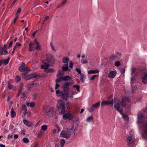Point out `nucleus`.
Returning <instances> with one entry per match:
<instances>
[{
	"label": "nucleus",
	"mask_w": 147,
	"mask_h": 147,
	"mask_svg": "<svg viewBox=\"0 0 147 147\" xmlns=\"http://www.w3.org/2000/svg\"><path fill=\"white\" fill-rule=\"evenodd\" d=\"M114 108H115L122 115V117L124 120L126 121H128L129 120V117L127 115L124 113H123V110L120 109V105L119 104L120 100L119 99H115Z\"/></svg>",
	"instance_id": "obj_1"
},
{
	"label": "nucleus",
	"mask_w": 147,
	"mask_h": 147,
	"mask_svg": "<svg viewBox=\"0 0 147 147\" xmlns=\"http://www.w3.org/2000/svg\"><path fill=\"white\" fill-rule=\"evenodd\" d=\"M34 42H31L29 44V49L30 51H32L36 49H40V47L39 43L37 41L36 39L34 41Z\"/></svg>",
	"instance_id": "obj_2"
},
{
	"label": "nucleus",
	"mask_w": 147,
	"mask_h": 147,
	"mask_svg": "<svg viewBox=\"0 0 147 147\" xmlns=\"http://www.w3.org/2000/svg\"><path fill=\"white\" fill-rule=\"evenodd\" d=\"M18 69L20 71L26 72V73L25 74L24 73L22 74V76H23L28 74L30 70V69H28V67L26 66L25 64L24 63H22L21 65L19 66Z\"/></svg>",
	"instance_id": "obj_3"
},
{
	"label": "nucleus",
	"mask_w": 147,
	"mask_h": 147,
	"mask_svg": "<svg viewBox=\"0 0 147 147\" xmlns=\"http://www.w3.org/2000/svg\"><path fill=\"white\" fill-rule=\"evenodd\" d=\"M69 60V58L67 57L63 58V62L65 64L62 67L63 71H67L68 70V62Z\"/></svg>",
	"instance_id": "obj_4"
},
{
	"label": "nucleus",
	"mask_w": 147,
	"mask_h": 147,
	"mask_svg": "<svg viewBox=\"0 0 147 147\" xmlns=\"http://www.w3.org/2000/svg\"><path fill=\"white\" fill-rule=\"evenodd\" d=\"M54 109L53 108H50L49 109H46L45 110V114L47 116L51 117L54 112Z\"/></svg>",
	"instance_id": "obj_5"
},
{
	"label": "nucleus",
	"mask_w": 147,
	"mask_h": 147,
	"mask_svg": "<svg viewBox=\"0 0 147 147\" xmlns=\"http://www.w3.org/2000/svg\"><path fill=\"white\" fill-rule=\"evenodd\" d=\"M57 107L58 109H64L65 108V103L61 100H59L58 101Z\"/></svg>",
	"instance_id": "obj_6"
},
{
	"label": "nucleus",
	"mask_w": 147,
	"mask_h": 147,
	"mask_svg": "<svg viewBox=\"0 0 147 147\" xmlns=\"http://www.w3.org/2000/svg\"><path fill=\"white\" fill-rule=\"evenodd\" d=\"M141 79L142 82L144 84L147 83V71L143 72L142 74Z\"/></svg>",
	"instance_id": "obj_7"
},
{
	"label": "nucleus",
	"mask_w": 147,
	"mask_h": 147,
	"mask_svg": "<svg viewBox=\"0 0 147 147\" xmlns=\"http://www.w3.org/2000/svg\"><path fill=\"white\" fill-rule=\"evenodd\" d=\"M130 100L129 98L127 97H124L123 98L122 100L120 102V104L121 106L123 107H125L126 105V104L127 102H129Z\"/></svg>",
	"instance_id": "obj_8"
},
{
	"label": "nucleus",
	"mask_w": 147,
	"mask_h": 147,
	"mask_svg": "<svg viewBox=\"0 0 147 147\" xmlns=\"http://www.w3.org/2000/svg\"><path fill=\"white\" fill-rule=\"evenodd\" d=\"M72 115L69 113H67L63 115V118L64 120L68 119L69 120H71L72 119Z\"/></svg>",
	"instance_id": "obj_9"
},
{
	"label": "nucleus",
	"mask_w": 147,
	"mask_h": 147,
	"mask_svg": "<svg viewBox=\"0 0 147 147\" xmlns=\"http://www.w3.org/2000/svg\"><path fill=\"white\" fill-rule=\"evenodd\" d=\"M121 55L120 53L117 52L115 54L111 56V59L113 60H115L116 59H118L121 57Z\"/></svg>",
	"instance_id": "obj_10"
},
{
	"label": "nucleus",
	"mask_w": 147,
	"mask_h": 147,
	"mask_svg": "<svg viewBox=\"0 0 147 147\" xmlns=\"http://www.w3.org/2000/svg\"><path fill=\"white\" fill-rule=\"evenodd\" d=\"M100 102H98L95 104L92 105V107L90 109V112H92L94 111L95 109L98 108L100 105Z\"/></svg>",
	"instance_id": "obj_11"
},
{
	"label": "nucleus",
	"mask_w": 147,
	"mask_h": 147,
	"mask_svg": "<svg viewBox=\"0 0 147 147\" xmlns=\"http://www.w3.org/2000/svg\"><path fill=\"white\" fill-rule=\"evenodd\" d=\"M46 56L47 60L48 62L50 63L53 61L54 58L51 54L47 53Z\"/></svg>",
	"instance_id": "obj_12"
},
{
	"label": "nucleus",
	"mask_w": 147,
	"mask_h": 147,
	"mask_svg": "<svg viewBox=\"0 0 147 147\" xmlns=\"http://www.w3.org/2000/svg\"><path fill=\"white\" fill-rule=\"evenodd\" d=\"M117 74V72L116 70L110 71L108 74V77L111 78H114Z\"/></svg>",
	"instance_id": "obj_13"
},
{
	"label": "nucleus",
	"mask_w": 147,
	"mask_h": 147,
	"mask_svg": "<svg viewBox=\"0 0 147 147\" xmlns=\"http://www.w3.org/2000/svg\"><path fill=\"white\" fill-rule=\"evenodd\" d=\"M134 137L133 136H129L127 139V142L128 144L130 145L134 141Z\"/></svg>",
	"instance_id": "obj_14"
},
{
	"label": "nucleus",
	"mask_w": 147,
	"mask_h": 147,
	"mask_svg": "<svg viewBox=\"0 0 147 147\" xmlns=\"http://www.w3.org/2000/svg\"><path fill=\"white\" fill-rule=\"evenodd\" d=\"M117 99V98H114L113 100H112V101L111 102L110 101H102L101 102V106L102 107L104 105H109L111 104H113V102L114 101V102H115L114 100L115 99Z\"/></svg>",
	"instance_id": "obj_15"
},
{
	"label": "nucleus",
	"mask_w": 147,
	"mask_h": 147,
	"mask_svg": "<svg viewBox=\"0 0 147 147\" xmlns=\"http://www.w3.org/2000/svg\"><path fill=\"white\" fill-rule=\"evenodd\" d=\"M69 97V93L67 92H63L62 94L61 95V97L63 100H67Z\"/></svg>",
	"instance_id": "obj_16"
},
{
	"label": "nucleus",
	"mask_w": 147,
	"mask_h": 147,
	"mask_svg": "<svg viewBox=\"0 0 147 147\" xmlns=\"http://www.w3.org/2000/svg\"><path fill=\"white\" fill-rule=\"evenodd\" d=\"M61 136L63 138H68L70 136V134L68 132V131L66 132L63 131L60 134Z\"/></svg>",
	"instance_id": "obj_17"
},
{
	"label": "nucleus",
	"mask_w": 147,
	"mask_h": 147,
	"mask_svg": "<svg viewBox=\"0 0 147 147\" xmlns=\"http://www.w3.org/2000/svg\"><path fill=\"white\" fill-rule=\"evenodd\" d=\"M42 63H43L40 66V67L42 69H48L49 66V65L47 63H45L44 62V61H42Z\"/></svg>",
	"instance_id": "obj_18"
},
{
	"label": "nucleus",
	"mask_w": 147,
	"mask_h": 147,
	"mask_svg": "<svg viewBox=\"0 0 147 147\" xmlns=\"http://www.w3.org/2000/svg\"><path fill=\"white\" fill-rule=\"evenodd\" d=\"M11 82L12 81L11 80L9 81L8 83V88L9 90H15L16 89L15 87L10 84V82Z\"/></svg>",
	"instance_id": "obj_19"
},
{
	"label": "nucleus",
	"mask_w": 147,
	"mask_h": 147,
	"mask_svg": "<svg viewBox=\"0 0 147 147\" xmlns=\"http://www.w3.org/2000/svg\"><path fill=\"white\" fill-rule=\"evenodd\" d=\"M7 53V51L6 48L3 49L1 47L0 49V54L1 55H6Z\"/></svg>",
	"instance_id": "obj_20"
},
{
	"label": "nucleus",
	"mask_w": 147,
	"mask_h": 147,
	"mask_svg": "<svg viewBox=\"0 0 147 147\" xmlns=\"http://www.w3.org/2000/svg\"><path fill=\"white\" fill-rule=\"evenodd\" d=\"M24 87V85L23 83H20L19 85V90L18 91V96L21 92L22 89Z\"/></svg>",
	"instance_id": "obj_21"
},
{
	"label": "nucleus",
	"mask_w": 147,
	"mask_h": 147,
	"mask_svg": "<svg viewBox=\"0 0 147 147\" xmlns=\"http://www.w3.org/2000/svg\"><path fill=\"white\" fill-rule=\"evenodd\" d=\"M144 116L142 113H140V114L138 113V121L139 122L141 121L144 118Z\"/></svg>",
	"instance_id": "obj_22"
},
{
	"label": "nucleus",
	"mask_w": 147,
	"mask_h": 147,
	"mask_svg": "<svg viewBox=\"0 0 147 147\" xmlns=\"http://www.w3.org/2000/svg\"><path fill=\"white\" fill-rule=\"evenodd\" d=\"M68 132L69 134H70V135L71 134H75L76 132V131L75 129H74V127H73L70 129L69 131H68Z\"/></svg>",
	"instance_id": "obj_23"
},
{
	"label": "nucleus",
	"mask_w": 147,
	"mask_h": 147,
	"mask_svg": "<svg viewBox=\"0 0 147 147\" xmlns=\"http://www.w3.org/2000/svg\"><path fill=\"white\" fill-rule=\"evenodd\" d=\"M80 75L81 76L80 79L82 82L84 83V80L85 79L86 77L85 75L83 74H82Z\"/></svg>",
	"instance_id": "obj_24"
},
{
	"label": "nucleus",
	"mask_w": 147,
	"mask_h": 147,
	"mask_svg": "<svg viewBox=\"0 0 147 147\" xmlns=\"http://www.w3.org/2000/svg\"><path fill=\"white\" fill-rule=\"evenodd\" d=\"M11 117L12 118H14L16 115V113L14 111L13 108H11Z\"/></svg>",
	"instance_id": "obj_25"
},
{
	"label": "nucleus",
	"mask_w": 147,
	"mask_h": 147,
	"mask_svg": "<svg viewBox=\"0 0 147 147\" xmlns=\"http://www.w3.org/2000/svg\"><path fill=\"white\" fill-rule=\"evenodd\" d=\"M99 72V71L97 70H91L88 71V73L89 74H94Z\"/></svg>",
	"instance_id": "obj_26"
},
{
	"label": "nucleus",
	"mask_w": 147,
	"mask_h": 147,
	"mask_svg": "<svg viewBox=\"0 0 147 147\" xmlns=\"http://www.w3.org/2000/svg\"><path fill=\"white\" fill-rule=\"evenodd\" d=\"M71 85V84L70 82H67L65 83L63 88L64 89H66L68 87Z\"/></svg>",
	"instance_id": "obj_27"
},
{
	"label": "nucleus",
	"mask_w": 147,
	"mask_h": 147,
	"mask_svg": "<svg viewBox=\"0 0 147 147\" xmlns=\"http://www.w3.org/2000/svg\"><path fill=\"white\" fill-rule=\"evenodd\" d=\"M24 123L26 126L30 127L31 126V124L26 119H24L23 121Z\"/></svg>",
	"instance_id": "obj_28"
},
{
	"label": "nucleus",
	"mask_w": 147,
	"mask_h": 147,
	"mask_svg": "<svg viewBox=\"0 0 147 147\" xmlns=\"http://www.w3.org/2000/svg\"><path fill=\"white\" fill-rule=\"evenodd\" d=\"M10 59V57H8L7 58L4 59L3 61V63L5 65H7L8 63V62Z\"/></svg>",
	"instance_id": "obj_29"
},
{
	"label": "nucleus",
	"mask_w": 147,
	"mask_h": 147,
	"mask_svg": "<svg viewBox=\"0 0 147 147\" xmlns=\"http://www.w3.org/2000/svg\"><path fill=\"white\" fill-rule=\"evenodd\" d=\"M63 80V81H66L71 79V77L69 76H66L64 77H62Z\"/></svg>",
	"instance_id": "obj_30"
},
{
	"label": "nucleus",
	"mask_w": 147,
	"mask_h": 147,
	"mask_svg": "<svg viewBox=\"0 0 147 147\" xmlns=\"http://www.w3.org/2000/svg\"><path fill=\"white\" fill-rule=\"evenodd\" d=\"M26 86L28 90H30L32 88H33V86L30 83L28 84Z\"/></svg>",
	"instance_id": "obj_31"
},
{
	"label": "nucleus",
	"mask_w": 147,
	"mask_h": 147,
	"mask_svg": "<svg viewBox=\"0 0 147 147\" xmlns=\"http://www.w3.org/2000/svg\"><path fill=\"white\" fill-rule=\"evenodd\" d=\"M93 118L92 116H90L89 117H88L86 119V121L90 122L92 121H93Z\"/></svg>",
	"instance_id": "obj_32"
},
{
	"label": "nucleus",
	"mask_w": 147,
	"mask_h": 147,
	"mask_svg": "<svg viewBox=\"0 0 147 147\" xmlns=\"http://www.w3.org/2000/svg\"><path fill=\"white\" fill-rule=\"evenodd\" d=\"M26 105L27 106H30V107H33L35 105V104L34 102H31L30 103L28 102L26 103Z\"/></svg>",
	"instance_id": "obj_33"
},
{
	"label": "nucleus",
	"mask_w": 147,
	"mask_h": 147,
	"mask_svg": "<svg viewBox=\"0 0 147 147\" xmlns=\"http://www.w3.org/2000/svg\"><path fill=\"white\" fill-rule=\"evenodd\" d=\"M60 143L61 145L63 146L65 144V141L64 139H61L60 141Z\"/></svg>",
	"instance_id": "obj_34"
},
{
	"label": "nucleus",
	"mask_w": 147,
	"mask_h": 147,
	"mask_svg": "<svg viewBox=\"0 0 147 147\" xmlns=\"http://www.w3.org/2000/svg\"><path fill=\"white\" fill-rule=\"evenodd\" d=\"M46 72L47 73L53 72L55 71V70L53 69H49L45 70Z\"/></svg>",
	"instance_id": "obj_35"
},
{
	"label": "nucleus",
	"mask_w": 147,
	"mask_h": 147,
	"mask_svg": "<svg viewBox=\"0 0 147 147\" xmlns=\"http://www.w3.org/2000/svg\"><path fill=\"white\" fill-rule=\"evenodd\" d=\"M30 76H31L30 78H31V79L36 78L38 76V75L35 73L30 74Z\"/></svg>",
	"instance_id": "obj_36"
},
{
	"label": "nucleus",
	"mask_w": 147,
	"mask_h": 147,
	"mask_svg": "<svg viewBox=\"0 0 147 147\" xmlns=\"http://www.w3.org/2000/svg\"><path fill=\"white\" fill-rule=\"evenodd\" d=\"M30 77L31 76H30L29 74L28 75L24 77V78L25 80H28L31 79V78H30Z\"/></svg>",
	"instance_id": "obj_37"
},
{
	"label": "nucleus",
	"mask_w": 147,
	"mask_h": 147,
	"mask_svg": "<svg viewBox=\"0 0 147 147\" xmlns=\"http://www.w3.org/2000/svg\"><path fill=\"white\" fill-rule=\"evenodd\" d=\"M22 109L24 110L25 111V113L26 114H24V115H25L26 114L27 111V109L26 108V107L25 105H22Z\"/></svg>",
	"instance_id": "obj_38"
},
{
	"label": "nucleus",
	"mask_w": 147,
	"mask_h": 147,
	"mask_svg": "<svg viewBox=\"0 0 147 147\" xmlns=\"http://www.w3.org/2000/svg\"><path fill=\"white\" fill-rule=\"evenodd\" d=\"M114 64L116 67L119 66L121 65V63L119 61H117L115 62Z\"/></svg>",
	"instance_id": "obj_39"
},
{
	"label": "nucleus",
	"mask_w": 147,
	"mask_h": 147,
	"mask_svg": "<svg viewBox=\"0 0 147 147\" xmlns=\"http://www.w3.org/2000/svg\"><path fill=\"white\" fill-rule=\"evenodd\" d=\"M63 75V73L61 72V70H59L58 71V73L57 74V76L58 77H60V76Z\"/></svg>",
	"instance_id": "obj_40"
},
{
	"label": "nucleus",
	"mask_w": 147,
	"mask_h": 147,
	"mask_svg": "<svg viewBox=\"0 0 147 147\" xmlns=\"http://www.w3.org/2000/svg\"><path fill=\"white\" fill-rule=\"evenodd\" d=\"M73 87L74 88H76V89L78 91V92L80 91V86L79 85H74L73 86Z\"/></svg>",
	"instance_id": "obj_41"
},
{
	"label": "nucleus",
	"mask_w": 147,
	"mask_h": 147,
	"mask_svg": "<svg viewBox=\"0 0 147 147\" xmlns=\"http://www.w3.org/2000/svg\"><path fill=\"white\" fill-rule=\"evenodd\" d=\"M81 62L82 64H86L88 63V61L86 59L81 60Z\"/></svg>",
	"instance_id": "obj_42"
},
{
	"label": "nucleus",
	"mask_w": 147,
	"mask_h": 147,
	"mask_svg": "<svg viewBox=\"0 0 147 147\" xmlns=\"http://www.w3.org/2000/svg\"><path fill=\"white\" fill-rule=\"evenodd\" d=\"M98 76L96 75H93L90 79V80L91 81H93L96 78H98Z\"/></svg>",
	"instance_id": "obj_43"
},
{
	"label": "nucleus",
	"mask_w": 147,
	"mask_h": 147,
	"mask_svg": "<svg viewBox=\"0 0 147 147\" xmlns=\"http://www.w3.org/2000/svg\"><path fill=\"white\" fill-rule=\"evenodd\" d=\"M56 94L58 95V96H61L63 92H61L59 90H57L56 92Z\"/></svg>",
	"instance_id": "obj_44"
},
{
	"label": "nucleus",
	"mask_w": 147,
	"mask_h": 147,
	"mask_svg": "<svg viewBox=\"0 0 147 147\" xmlns=\"http://www.w3.org/2000/svg\"><path fill=\"white\" fill-rule=\"evenodd\" d=\"M47 128V126L46 125H43L41 127V130L45 131Z\"/></svg>",
	"instance_id": "obj_45"
},
{
	"label": "nucleus",
	"mask_w": 147,
	"mask_h": 147,
	"mask_svg": "<svg viewBox=\"0 0 147 147\" xmlns=\"http://www.w3.org/2000/svg\"><path fill=\"white\" fill-rule=\"evenodd\" d=\"M15 79L17 82H19L21 80V78L19 76H16V77Z\"/></svg>",
	"instance_id": "obj_46"
},
{
	"label": "nucleus",
	"mask_w": 147,
	"mask_h": 147,
	"mask_svg": "<svg viewBox=\"0 0 147 147\" xmlns=\"http://www.w3.org/2000/svg\"><path fill=\"white\" fill-rule=\"evenodd\" d=\"M131 74H132L133 73L135 72L136 71V69L134 67H132L131 68Z\"/></svg>",
	"instance_id": "obj_47"
},
{
	"label": "nucleus",
	"mask_w": 147,
	"mask_h": 147,
	"mask_svg": "<svg viewBox=\"0 0 147 147\" xmlns=\"http://www.w3.org/2000/svg\"><path fill=\"white\" fill-rule=\"evenodd\" d=\"M23 140L24 143H28L29 142L28 139L27 138H24L23 139Z\"/></svg>",
	"instance_id": "obj_48"
},
{
	"label": "nucleus",
	"mask_w": 147,
	"mask_h": 147,
	"mask_svg": "<svg viewBox=\"0 0 147 147\" xmlns=\"http://www.w3.org/2000/svg\"><path fill=\"white\" fill-rule=\"evenodd\" d=\"M30 83L32 85L33 88L34 87L36 86L37 85V83L36 82H31Z\"/></svg>",
	"instance_id": "obj_49"
},
{
	"label": "nucleus",
	"mask_w": 147,
	"mask_h": 147,
	"mask_svg": "<svg viewBox=\"0 0 147 147\" xmlns=\"http://www.w3.org/2000/svg\"><path fill=\"white\" fill-rule=\"evenodd\" d=\"M63 80V79L62 78V77H60L58 79H57L56 80V82L57 83L58 82H59L61 81H62Z\"/></svg>",
	"instance_id": "obj_50"
},
{
	"label": "nucleus",
	"mask_w": 147,
	"mask_h": 147,
	"mask_svg": "<svg viewBox=\"0 0 147 147\" xmlns=\"http://www.w3.org/2000/svg\"><path fill=\"white\" fill-rule=\"evenodd\" d=\"M50 45H51V48L54 51H55L56 50L54 47L53 46V45L52 43V42H51L50 43Z\"/></svg>",
	"instance_id": "obj_51"
},
{
	"label": "nucleus",
	"mask_w": 147,
	"mask_h": 147,
	"mask_svg": "<svg viewBox=\"0 0 147 147\" xmlns=\"http://www.w3.org/2000/svg\"><path fill=\"white\" fill-rule=\"evenodd\" d=\"M73 65V63L72 62H70L69 63V67L70 68H72Z\"/></svg>",
	"instance_id": "obj_52"
},
{
	"label": "nucleus",
	"mask_w": 147,
	"mask_h": 147,
	"mask_svg": "<svg viewBox=\"0 0 147 147\" xmlns=\"http://www.w3.org/2000/svg\"><path fill=\"white\" fill-rule=\"evenodd\" d=\"M76 70L80 74H81L82 73H81V71L80 69L76 68Z\"/></svg>",
	"instance_id": "obj_53"
},
{
	"label": "nucleus",
	"mask_w": 147,
	"mask_h": 147,
	"mask_svg": "<svg viewBox=\"0 0 147 147\" xmlns=\"http://www.w3.org/2000/svg\"><path fill=\"white\" fill-rule=\"evenodd\" d=\"M67 0H63L62 1V2L61 4V5H64L65 3Z\"/></svg>",
	"instance_id": "obj_54"
},
{
	"label": "nucleus",
	"mask_w": 147,
	"mask_h": 147,
	"mask_svg": "<svg viewBox=\"0 0 147 147\" xmlns=\"http://www.w3.org/2000/svg\"><path fill=\"white\" fill-rule=\"evenodd\" d=\"M120 70L121 73H124L125 72V68H122Z\"/></svg>",
	"instance_id": "obj_55"
},
{
	"label": "nucleus",
	"mask_w": 147,
	"mask_h": 147,
	"mask_svg": "<svg viewBox=\"0 0 147 147\" xmlns=\"http://www.w3.org/2000/svg\"><path fill=\"white\" fill-rule=\"evenodd\" d=\"M21 12V10H18L16 14V16H18V14L20 13Z\"/></svg>",
	"instance_id": "obj_56"
},
{
	"label": "nucleus",
	"mask_w": 147,
	"mask_h": 147,
	"mask_svg": "<svg viewBox=\"0 0 147 147\" xmlns=\"http://www.w3.org/2000/svg\"><path fill=\"white\" fill-rule=\"evenodd\" d=\"M135 80V78H131V82L132 84H133Z\"/></svg>",
	"instance_id": "obj_57"
},
{
	"label": "nucleus",
	"mask_w": 147,
	"mask_h": 147,
	"mask_svg": "<svg viewBox=\"0 0 147 147\" xmlns=\"http://www.w3.org/2000/svg\"><path fill=\"white\" fill-rule=\"evenodd\" d=\"M13 128V125L11 124L9 127V129H11Z\"/></svg>",
	"instance_id": "obj_58"
},
{
	"label": "nucleus",
	"mask_w": 147,
	"mask_h": 147,
	"mask_svg": "<svg viewBox=\"0 0 147 147\" xmlns=\"http://www.w3.org/2000/svg\"><path fill=\"white\" fill-rule=\"evenodd\" d=\"M59 84H57H57H56V85H55V89H57L59 87Z\"/></svg>",
	"instance_id": "obj_59"
},
{
	"label": "nucleus",
	"mask_w": 147,
	"mask_h": 147,
	"mask_svg": "<svg viewBox=\"0 0 147 147\" xmlns=\"http://www.w3.org/2000/svg\"><path fill=\"white\" fill-rule=\"evenodd\" d=\"M38 143L36 142L35 144L34 145L33 147H38Z\"/></svg>",
	"instance_id": "obj_60"
},
{
	"label": "nucleus",
	"mask_w": 147,
	"mask_h": 147,
	"mask_svg": "<svg viewBox=\"0 0 147 147\" xmlns=\"http://www.w3.org/2000/svg\"><path fill=\"white\" fill-rule=\"evenodd\" d=\"M12 136L11 134H9L7 137V138L8 139H9L10 138H12Z\"/></svg>",
	"instance_id": "obj_61"
},
{
	"label": "nucleus",
	"mask_w": 147,
	"mask_h": 147,
	"mask_svg": "<svg viewBox=\"0 0 147 147\" xmlns=\"http://www.w3.org/2000/svg\"><path fill=\"white\" fill-rule=\"evenodd\" d=\"M21 134H23V135H24L25 134V131H24V130H21Z\"/></svg>",
	"instance_id": "obj_62"
},
{
	"label": "nucleus",
	"mask_w": 147,
	"mask_h": 147,
	"mask_svg": "<svg viewBox=\"0 0 147 147\" xmlns=\"http://www.w3.org/2000/svg\"><path fill=\"white\" fill-rule=\"evenodd\" d=\"M18 136L17 134H15L14 136V138L15 139H17L18 138Z\"/></svg>",
	"instance_id": "obj_63"
},
{
	"label": "nucleus",
	"mask_w": 147,
	"mask_h": 147,
	"mask_svg": "<svg viewBox=\"0 0 147 147\" xmlns=\"http://www.w3.org/2000/svg\"><path fill=\"white\" fill-rule=\"evenodd\" d=\"M18 18V16H16V17L14 19V23H15L16 22L17 19Z\"/></svg>",
	"instance_id": "obj_64"
}]
</instances>
